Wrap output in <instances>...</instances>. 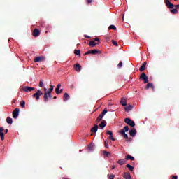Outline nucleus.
<instances>
[{
	"label": "nucleus",
	"mask_w": 179,
	"mask_h": 179,
	"mask_svg": "<svg viewBox=\"0 0 179 179\" xmlns=\"http://www.w3.org/2000/svg\"><path fill=\"white\" fill-rule=\"evenodd\" d=\"M129 131V127L125 126L123 129L119 131V134L127 141V142H131V138L128 137V134H126V132H128Z\"/></svg>",
	"instance_id": "1"
},
{
	"label": "nucleus",
	"mask_w": 179,
	"mask_h": 179,
	"mask_svg": "<svg viewBox=\"0 0 179 179\" xmlns=\"http://www.w3.org/2000/svg\"><path fill=\"white\" fill-rule=\"evenodd\" d=\"M164 1L168 9H173V8H176V9H179V4L174 5L171 3V2H170L169 0H164Z\"/></svg>",
	"instance_id": "2"
},
{
	"label": "nucleus",
	"mask_w": 179,
	"mask_h": 179,
	"mask_svg": "<svg viewBox=\"0 0 179 179\" xmlns=\"http://www.w3.org/2000/svg\"><path fill=\"white\" fill-rule=\"evenodd\" d=\"M40 96H43V92L39 90L32 95V97L33 99H36V101H38L40 100Z\"/></svg>",
	"instance_id": "3"
},
{
	"label": "nucleus",
	"mask_w": 179,
	"mask_h": 179,
	"mask_svg": "<svg viewBox=\"0 0 179 179\" xmlns=\"http://www.w3.org/2000/svg\"><path fill=\"white\" fill-rule=\"evenodd\" d=\"M141 80H143L144 83H149V78L145 72H143L140 76Z\"/></svg>",
	"instance_id": "4"
},
{
	"label": "nucleus",
	"mask_w": 179,
	"mask_h": 179,
	"mask_svg": "<svg viewBox=\"0 0 179 179\" xmlns=\"http://www.w3.org/2000/svg\"><path fill=\"white\" fill-rule=\"evenodd\" d=\"M48 99H52V95L51 93L45 92L43 96V100L45 103H47L48 101Z\"/></svg>",
	"instance_id": "5"
},
{
	"label": "nucleus",
	"mask_w": 179,
	"mask_h": 179,
	"mask_svg": "<svg viewBox=\"0 0 179 179\" xmlns=\"http://www.w3.org/2000/svg\"><path fill=\"white\" fill-rule=\"evenodd\" d=\"M124 122L127 124V125H130V127H135V122L130 118H125Z\"/></svg>",
	"instance_id": "6"
},
{
	"label": "nucleus",
	"mask_w": 179,
	"mask_h": 179,
	"mask_svg": "<svg viewBox=\"0 0 179 179\" xmlns=\"http://www.w3.org/2000/svg\"><path fill=\"white\" fill-rule=\"evenodd\" d=\"M45 61V57L44 56H41V57H36L34 59V62H43Z\"/></svg>",
	"instance_id": "7"
},
{
	"label": "nucleus",
	"mask_w": 179,
	"mask_h": 179,
	"mask_svg": "<svg viewBox=\"0 0 179 179\" xmlns=\"http://www.w3.org/2000/svg\"><path fill=\"white\" fill-rule=\"evenodd\" d=\"M22 90H23V92H26L27 93L29 92H33V90H34V87L24 86V87H22Z\"/></svg>",
	"instance_id": "8"
},
{
	"label": "nucleus",
	"mask_w": 179,
	"mask_h": 179,
	"mask_svg": "<svg viewBox=\"0 0 179 179\" xmlns=\"http://www.w3.org/2000/svg\"><path fill=\"white\" fill-rule=\"evenodd\" d=\"M19 111H20L19 108H15L13 111V118H15V120H16V118H17V117H19Z\"/></svg>",
	"instance_id": "9"
},
{
	"label": "nucleus",
	"mask_w": 179,
	"mask_h": 179,
	"mask_svg": "<svg viewBox=\"0 0 179 179\" xmlns=\"http://www.w3.org/2000/svg\"><path fill=\"white\" fill-rule=\"evenodd\" d=\"M74 69L76 72H80L82 71V66L79 63L74 64Z\"/></svg>",
	"instance_id": "10"
},
{
	"label": "nucleus",
	"mask_w": 179,
	"mask_h": 179,
	"mask_svg": "<svg viewBox=\"0 0 179 179\" xmlns=\"http://www.w3.org/2000/svg\"><path fill=\"white\" fill-rule=\"evenodd\" d=\"M3 131H5L3 127H0V138H1V141L5 140V134H3Z\"/></svg>",
	"instance_id": "11"
},
{
	"label": "nucleus",
	"mask_w": 179,
	"mask_h": 179,
	"mask_svg": "<svg viewBox=\"0 0 179 179\" xmlns=\"http://www.w3.org/2000/svg\"><path fill=\"white\" fill-rule=\"evenodd\" d=\"M33 36L34 37H38V36H40V30L37 28L34 29L33 31Z\"/></svg>",
	"instance_id": "12"
},
{
	"label": "nucleus",
	"mask_w": 179,
	"mask_h": 179,
	"mask_svg": "<svg viewBox=\"0 0 179 179\" xmlns=\"http://www.w3.org/2000/svg\"><path fill=\"white\" fill-rule=\"evenodd\" d=\"M147 64H148L147 62H143V64L141 65V66L139 69L140 72H143V71H145L146 69Z\"/></svg>",
	"instance_id": "13"
},
{
	"label": "nucleus",
	"mask_w": 179,
	"mask_h": 179,
	"mask_svg": "<svg viewBox=\"0 0 179 179\" xmlns=\"http://www.w3.org/2000/svg\"><path fill=\"white\" fill-rule=\"evenodd\" d=\"M129 134L134 138L136 135V129L130 130Z\"/></svg>",
	"instance_id": "14"
},
{
	"label": "nucleus",
	"mask_w": 179,
	"mask_h": 179,
	"mask_svg": "<svg viewBox=\"0 0 179 179\" xmlns=\"http://www.w3.org/2000/svg\"><path fill=\"white\" fill-rule=\"evenodd\" d=\"M98 129H99V125L94 124V127L91 129V132H92L93 134H96Z\"/></svg>",
	"instance_id": "15"
},
{
	"label": "nucleus",
	"mask_w": 179,
	"mask_h": 179,
	"mask_svg": "<svg viewBox=\"0 0 179 179\" xmlns=\"http://www.w3.org/2000/svg\"><path fill=\"white\" fill-rule=\"evenodd\" d=\"M123 177L125 179H132V177L131 176V173L128 172H125Z\"/></svg>",
	"instance_id": "16"
},
{
	"label": "nucleus",
	"mask_w": 179,
	"mask_h": 179,
	"mask_svg": "<svg viewBox=\"0 0 179 179\" xmlns=\"http://www.w3.org/2000/svg\"><path fill=\"white\" fill-rule=\"evenodd\" d=\"M89 45L90 47H96V45H99V43H96L94 41H90L89 43Z\"/></svg>",
	"instance_id": "17"
},
{
	"label": "nucleus",
	"mask_w": 179,
	"mask_h": 179,
	"mask_svg": "<svg viewBox=\"0 0 179 179\" xmlns=\"http://www.w3.org/2000/svg\"><path fill=\"white\" fill-rule=\"evenodd\" d=\"M132 108H134V106L132 105L127 106L124 108L125 111L127 113H129V111H131Z\"/></svg>",
	"instance_id": "18"
},
{
	"label": "nucleus",
	"mask_w": 179,
	"mask_h": 179,
	"mask_svg": "<svg viewBox=\"0 0 179 179\" xmlns=\"http://www.w3.org/2000/svg\"><path fill=\"white\" fill-rule=\"evenodd\" d=\"M71 96H69V94H68V93H64V96H63V100L64 101H66L68 100H69Z\"/></svg>",
	"instance_id": "19"
},
{
	"label": "nucleus",
	"mask_w": 179,
	"mask_h": 179,
	"mask_svg": "<svg viewBox=\"0 0 179 179\" xmlns=\"http://www.w3.org/2000/svg\"><path fill=\"white\" fill-rule=\"evenodd\" d=\"M120 104L123 107H125V106H127V99L125 98H122V99L120 100Z\"/></svg>",
	"instance_id": "20"
},
{
	"label": "nucleus",
	"mask_w": 179,
	"mask_h": 179,
	"mask_svg": "<svg viewBox=\"0 0 179 179\" xmlns=\"http://www.w3.org/2000/svg\"><path fill=\"white\" fill-rule=\"evenodd\" d=\"M101 52V51L98 50L96 49H94L93 50H91V54H92V55H96V54H100Z\"/></svg>",
	"instance_id": "21"
},
{
	"label": "nucleus",
	"mask_w": 179,
	"mask_h": 179,
	"mask_svg": "<svg viewBox=\"0 0 179 179\" xmlns=\"http://www.w3.org/2000/svg\"><path fill=\"white\" fill-rule=\"evenodd\" d=\"M150 87H151V89H155V85H153V84H152V83H149L145 86V90L150 89Z\"/></svg>",
	"instance_id": "22"
},
{
	"label": "nucleus",
	"mask_w": 179,
	"mask_h": 179,
	"mask_svg": "<svg viewBox=\"0 0 179 179\" xmlns=\"http://www.w3.org/2000/svg\"><path fill=\"white\" fill-rule=\"evenodd\" d=\"M126 160H135V157H134L133 156H131V155L128 154L127 156L125 157Z\"/></svg>",
	"instance_id": "23"
},
{
	"label": "nucleus",
	"mask_w": 179,
	"mask_h": 179,
	"mask_svg": "<svg viewBox=\"0 0 179 179\" xmlns=\"http://www.w3.org/2000/svg\"><path fill=\"white\" fill-rule=\"evenodd\" d=\"M118 164H120V166H124V164H125V163H127V162L125 161V159H119L117 162Z\"/></svg>",
	"instance_id": "24"
},
{
	"label": "nucleus",
	"mask_w": 179,
	"mask_h": 179,
	"mask_svg": "<svg viewBox=\"0 0 179 179\" xmlns=\"http://www.w3.org/2000/svg\"><path fill=\"white\" fill-rule=\"evenodd\" d=\"M88 149L90 152H93L94 150V145L93 143H91L88 145Z\"/></svg>",
	"instance_id": "25"
},
{
	"label": "nucleus",
	"mask_w": 179,
	"mask_h": 179,
	"mask_svg": "<svg viewBox=\"0 0 179 179\" xmlns=\"http://www.w3.org/2000/svg\"><path fill=\"white\" fill-rule=\"evenodd\" d=\"M106 125H107L106 124V120H102V122L99 124V127H100V128H101L103 129V128H104L106 127Z\"/></svg>",
	"instance_id": "26"
},
{
	"label": "nucleus",
	"mask_w": 179,
	"mask_h": 179,
	"mask_svg": "<svg viewBox=\"0 0 179 179\" xmlns=\"http://www.w3.org/2000/svg\"><path fill=\"white\" fill-rule=\"evenodd\" d=\"M54 90V85H50V88L47 90V92H45V93H52V91Z\"/></svg>",
	"instance_id": "27"
},
{
	"label": "nucleus",
	"mask_w": 179,
	"mask_h": 179,
	"mask_svg": "<svg viewBox=\"0 0 179 179\" xmlns=\"http://www.w3.org/2000/svg\"><path fill=\"white\" fill-rule=\"evenodd\" d=\"M171 13H172L173 15H177V13H178V10H177V9L176 8H171Z\"/></svg>",
	"instance_id": "28"
},
{
	"label": "nucleus",
	"mask_w": 179,
	"mask_h": 179,
	"mask_svg": "<svg viewBox=\"0 0 179 179\" xmlns=\"http://www.w3.org/2000/svg\"><path fill=\"white\" fill-rule=\"evenodd\" d=\"M61 88V84H58L55 90H56V94H59V89Z\"/></svg>",
	"instance_id": "29"
},
{
	"label": "nucleus",
	"mask_w": 179,
	"mask_h": 179,
	"mask_svg": "<svg viewBox=\"0 0 179 179\" xmlns=\"http://www.w3.org/2000/svg\"><path fill=\"white\" fill-rule=\"evenodd\" d=\"M126 167H127V169H129V170H130V171H134V166H132L131 164H127Z\"/></svg>",
	"instance_id": "30"
},
{
	"label": "nucleus",
	"mask_w": 179,
	"mask_h": 179,
	"mask_svg": "<svg viewBox=\"0 0 179 179\" xmlns=\"http://www.w3.org/2000/svg\"><path fill=\"white\" fill-rule=\"evenodd\" d=\"M6 121H7V124H12L13 122L12 117H7Z\"/></svg>",
	"instance_id": "31"
},
{
	"label": "nucleus",
	"mask_w": 179,
	"mask_h": 179,
	"mask_svg": "<svg viewBox=\"0 0 179 179\" xmlns=\"http://www.w3.org/2000/svg\"><path fill=\"white\" fill-rule=\"evenodd\" d=\"M20 106L22 107V108H24V107H26V101H22L20 102Z\"/></svg>",
	"instance_id": "32"
},
{
	"label": "nucleus",
	"mask_w": 179,
	"mask_h": 179,
	"mask_svg": "<svg viewBox=\"0 0 179 179\" xmlns=\"http://www.w3.org/2000/svg\"><path fill=\"white\" fill-rule=\"evenodd\" d=\"M108 29L109 30H117V27L115 26V25H110L109 27H108Z\"/></svg>",
	"instance_id": "33"
},
{
	"label": "nucleus",
	"mask_w": 179,
	"mask_h": 179,
	"mask_svg": "<svg viewBox=\"0 0 179 179\" xmlns=\"http://www.w3.org/2000/svg\"><path fill=\"white\" fill-rule=\"evenodd\" d=\"M103 120V116H101L100 115H99V117L96 119V122L98 124V122H100V121H101Z\"/></svg>",
	"instance_id": "34"
},
{
	"label": "nucleus",
	"mask_w": 179,
	"mask_h": 179,
	"mask_svg": "<svg viewBox=\"0 0 179 179\" xmlns=\"http://www.w3.org/2000/svg\"><path fill=\"white\" fill-rule=\"evenodd\" d=\"M103 156H107L108 157V156H111V153H110V152L104 151Z\"/></svg>",
	"instance_id": "35"
},
{
	"label": "nucleus",
	"mask_w": 179,
	"mask_h": 179,
	"mask_svg": "<svg viewBox=\"0 0 179 179\" xmlns=\"http://www.w3.org/2000/svg\"><path fill=\"white\" fill-rule=\"evenodd\" d=\"M74 54L76 55H80V50H74Z\"/></svg>",
	"instance_id": "36"
},
{
	"label": "nucleus",
	"mask_w": 179,
	"mask_h": 179,
	"mask_svg": "<svg viewBox=\"0 0 179 179\" xmlns=\"http://www.w3.org/2000/svg\"><path fill=\"white\" fill-rule=\"evenodd\" d=\"M112 44H113V45H115L116 47L118 46V43H117V41L112 40Z\"/></svg>",
	"instance_id": "37"
},
{
	"label": "nucleus",
	"mask_w": 179,
	"mask_h": 179,
	"mask_svg": "<svg viewBox=\"0 0 179 179\" xmlns=\"http://www.w3.org/2000/svg\"><path fill=\"white\" fill-rule=\"evenodd\" d=\"M43 85H44V83L43 82V80H41L39 82V87H43Z\"/></svg>",
	"instance_id": "38"
},
{
	"label": "nucleus",
	"mask_w": 179,
	"mask_h": 179,
	"mask_svg": "<svg viewBox=\"0 0 179 179\" xmlns=\"http://www.w3.org/2000/svg\"><path fill=\"white\" fill-rule=\"evenodd\" d=\"M106 134H107V135L112 136V135H113V131L108 130V131L106 132Z\"/></svg>",
	"instance_id": "39"
},
{
	"label": "nucleus",
	"mask_w": 179,
	"mask_h": 179,
	"mask_svg": "<svg viewBox=\"0 0 179 179\" xmlns=\"http://www.w3.org/2000/svg\"><path fill=\"white\" fill-rule=\"evenodd\" d=\"M117 66H118V68H122V62H120Z\"/></svg>",
	"instance_id": "40"
},
{
	"label": "nucleus",
	"mask_w": 179,
	"mask_h": 179,
	"mask_svg": "<svg viewBox=\"0 0 179 179\" xmlns=\"http://www.w3.org/2000/svg\"><path fill=\"white\" fill-rule=\"evenodd\" d=\"M88 54H92V50H88L87 52L84 54V55H88Z\"/></svg>",
	"instance_id": "41"
},
{
	"label": "nucleus",
	"mask_w": 179,
	"mask_h": 179,
	"mask_svg": "<svg viewBox=\"0 0 179 179\" xmlns=\"http://www.w3.org/2000/svg\"><path fill=\"white\" fill-rule=\"evenodd\" d=\"M114 177H115V175L112 174L109 176V179H114Z\"/></svg>",
	"instance_id": "42"
},
{
	"label": "nucleus",
	"mask_w": 179,
	"mask_h": 179,
	"mask_svg": "<svg viewBox=\"0 0 179 179\" xmlns=\"http://www.w3.org/2000/svg\"><path fill=\"white\" fill-rule=\"evenodd\" d=\"M102 113H103V114H107V113H108V110H107V108H105L103 111H102Z\"/></svg>",
	"instance_id": "43"
},
{
	"label": "nucleus",
	"mask_w": 179,
	"mask_h": 179,
	"mask_svg": "<svg viewBox=\"0 0 179 179\" xmlns=\"http://www.w3.org/2000/svg\"><path fill=\"white\" fill-rule=\"evenodd\" d=\"M109 139H111V141H115V138H114V136H113V135L109 136Z\"/></svg>",
	"instance_id": "44"
},
{
	"label": "nucleus",
	"mask_w": 179,
	"mask_h": 179,
	"mask_svg": "<svg viewBox=\"0 0 179 179\" xmlns=\"http://www.w3.org/2000/svg\"><path fill=\"white\" fill-rule=\"evenodd\" d=\"M94 41L96 43V41H98V43H100V39L96 38L94 40Z\"/></svg>",
	"instance_id": "45"
},
{
	"label": "nucleus",
	"mask_w": 179,
	"mask_h": 179,
	"mask_svg": "<svg viewBox=\"0 0 179 179\" xmlns=\"http://www.w3.org/2000/svg\"><path fill=\"white\" fill-rule=\"evenodd\" d=\"M87 3H92L93 0H87Z\"/></svg>",
	"instance_id": "46"
},
{
	"label": "nucleus",
	"mask_w": 179,
	"mask_h": 179,
	"mask_svg": "<svg viewBox=\"0 0 179 179\" xmlns=\"http://www.w3.org/2000/svg\"><path fill=\"white\" fill-rule=\"evenodd\" d=\"M105 147L108 149V144L105 141Z\"/></svg>",
	"instance_id": "47"
},
{
	"label": "nucleus",
	"mask_w": 179,
	"mask_h": 179,
	"mask_svg": "<svg viewBox=\"0 0 179 179\" xmlns=\"http://www.w3.org/2000/svg\"><path fill=\"white\" fill-rule=\"evenodd\" d=\"M178 176H173L172 177V179H178Z\"/></svg>",
	"instance_id": "48"
},
{
	"label": "nucleus",
	"mask_w": 179,
	"mask_h": 179,
	"mask_svg": "<svg viewBox=\"0 0 179 179\" xmlns=\"http://www.w3.org/2000/svg\"><path fill=\"white\" fill-rule=\"evenodd\" d=\"M62 92H64V89H61L60 90H59V94H61V93H62Z\"/></svg>",
	"instance_id": "49"
},
{
	"label": "nucleus",
	"mask_w": 179,
	"mask_h": 179,
	"mask_svg": "<svg viewBox=\"0 0 179 179\" xmlns=\"http://www.w3.org/2000/svg\"><path fill=\"white\" fill-rule=\"evenodd\" d=\"M84 37H85V38H90V36H87V35H85Z\"/></svg>",
	"instance_id": "50"
},
{
	"label": "nucleus",
	"mask_w": 179,
	"mask_h": 179,
	"mask_svg": "<svg viewBox=\"0 0 179 179\" xmlns=\"http://www.w3.org/2000/svg\"><path fill=\"white\" fill-rule=\"evenodd\" d=\"M100 115L101 116V117H104V115H105V113H103V112L100 114Z\"/></svg>",
	"instance_id": "51"
},
{
	"label": "nucleus",
	"mask_w": 179,
	"mask_h": 179,
	"mask_svg": "<svg viewBox=\"0 0 179 179\" xmlns=\"http://www.w3.org/2000/svg\"><path fill=\"white\" fill-rule=\"evenodd\" d=\"M8 132H9V130H8V129H6L5 130V134H8Z\"/></svg>",
	"instance_id": "52"
},
{
	"label": "nucleus",
	"mask_w": 179,
	"mask_h": 179,
	"mask_svg": "<svg viewBox=\"0 0 179 179\" xmlns=\"http://www.w3.org/2000/svg\"><path fill=\"white\" fill-rule=\"evenodd\" d=\"M114 169H115V166H113L112 167V170H114Z\"/></svg>",
	"instance_id": "53"
},
{
	"label": "nucleus",
	"mask_w": 179,
	"mask_h": 179,
	"mask_svg": "<svg viewBox=\"0 0 179 179\" xmlns=\"http://www.w3.org/2000/svg\"><path fill=\"white\" fill-rule=\"evenodd\" d=\"M53 99H57V96H55Z\"/></svg>",
	"instance_id": "54"
},
{
	"label": "nucleus",
	"mask_w": 179,
	"mask_h": 179,
	"mask_svg": "<svg viewBox=\"0 0 179 179\" xmlns=\"http://www.w3.org/2000/svg\"><path fill=\"white\" fill-rule=\"evenodd\" d=\"M174 1H178V0H174Z\"/></svg>",
	"instance_id": "55"
}]
</instances>
